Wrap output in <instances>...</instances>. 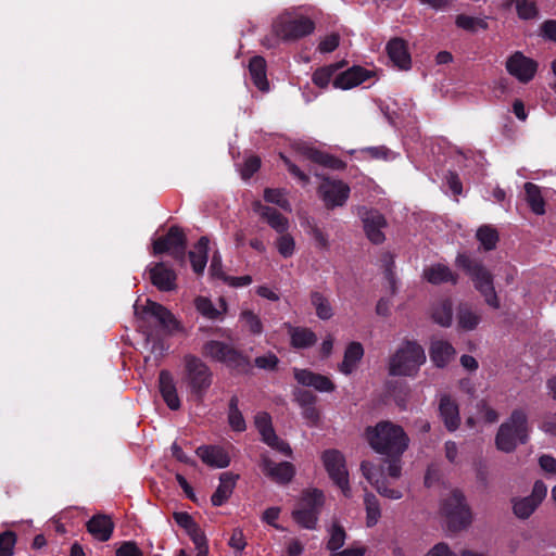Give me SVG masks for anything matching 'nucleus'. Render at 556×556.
<instances>
[{"mask_svg": "<svg viewBox=\"0 0 556 556\" xmlns=\"http://www.w3.org/2000/svg\"><path fill=\"white\" fill-rule=\"evenodd\" d=\"M195 453L203 463L211 467L225 468L230 464V456L220 446H200L197 448Z\"/></svg>", "mask_w": 556, "mask_h": 556, "instance_id": "obj_24", "label": "nucleus"}, {"mask_svg": "<svg viewBox=\"0 0 556 556\" xmlns=\"http://www.w3.org/2000/svg\"><path fill=\"white\" fill-rule=\"evenodd\" d=\"M116 556H142V553L136 543L125 542L117 548Z\"/></svg>", "mask_w": 556, "mask_h": 556, "instance_id": "obj_59", "label": "nucleus"}, {"mask_svg": "<svg viewBox=\"0 0 556 556\" xmlns=\"http://www.w3.org/2000/svg\"><path fill=\"white\" fill-rule=\"evenodd\" d=\"M364 356V349L359 342H351L344 352L343 361L338 369L344 375L352 374L358 366V363Z\"/></svg>", "mask_w": 556, "mask_h": 556, "instance_id": "obj_29", "label": "nucleus"}, {"mask_svg": "<svg viewBox=\"0 0 556 556\" xmlns=\"http://www.w3.org/2000/svg\"><path fill=\"white\" fill-rule=\"evenodd\" d=\"M295 380L305 387H312L319 392H332L336 384L327 376L313 372L308 369L294 368L293 370Z\"/></svg>", "mask_w": 556, "mask_h": 556, "instance_id": "obj_15", "label": "nucleus"}, {"mask_svg": "<svg viewBox=\"0 0 556 556\" xmlns=\"http://www.w3.org/2000/svg\"><path fill=\"white\" fill-rule=\"evenodd\" d=\"M362 219L368 239L372 243H381L384 240V235L381 229L387 226L384 217L377 211H366Z\"/></svg>", "mask_w": 556, "mask_h": 556, "instance_id": "obj_19", "label": "nucleus"}, {"mask_svg": "<svg viewBox=\"0 0 556 556\" xmlns=\"http://www.w3.org/2000/svg\"><path fill=\"white\" fill-rule=\"evenodd\" d=\"M330 538L327 543V547L332 551V553L337 552L341 548L345 542L346 534L344 529L338 523H333L330 531Z\"/></svg>", "mask_w": 556, "mask_h": 556, "instance_id": "obj_50", "label": "nucleus"}, {"mask_svg": "<svg viewBox=\"0 0 556 556\" xmlns=\"http://www.w3.org/2000/svg\"><path fill=\"white\" fill-rule=\"evenodd\" d=\"M311 303L315 308L316 315L323 320L330 319L333 316V309L329 299L321 292L314 291L311 293Z\"/></svg>", "mask_w": 556, "mask_h": 556, "instance_id": "obj_40", "label": "nucleus"}, {"mask_svg": "<svg viewBox=\"0 0 556 556\" xmlns=\"http://www.w3.org/2000/svg\"><path fill=\"white\" fill-rule=\"evenodd\" d=\"M366 548L361 545H352L342 551H337L331 554V556H364Z\"/></svg>", "mask_w": 556, "mask_h": 556, "instance_id": "obj_64", "label": "nucleus"}, {"mask_svg": "<svg viewBox=\"0 0 556 556\" xmlns=\"http://www.w3.org/2000/svg\"><path fill=\"white\" fill-rule=\"evenodd\" d=\"M144 311L154 316L168 333H175L182 329L176 317L166 307L156 302L148 300Z\"/></svg>", "mask_w": 556, "mask_h": 556, "instance_id": "obj_17", "label": "nucleus"}, {"mask_svg": "<svg viewBox=\"0 0 556 556\" xmlns=\"http://www.w3.org/2000/svg\"><path fill=\"white\" fill-rule=\"evenodd\" d=\"M424 277L432 285H440L443 282H457V275H455L447 266L443 264H434L424 270Z\"/></svg>", "mask_w": 556, "mask_h": 556, "instance_id": "obj_34", "label": "nucleus"}, {"mask_svg": "<svg viewBox=\"0 0 556 556\" xmlns=\"http://www.w3.org/2000/svg\"><path fill=\"white\" fill-rule=\"evenodd\" d=\"M229 545L237 551H242L245 547L247 542L242 530L235 529L232 531Z\"/></svg>", "mask_w": 556, "mask_h": 556, "instance_id": "obj_60", "label": "nucleus"}, {"mask_svg": "<svg viewBox=\"0 0 556 556\" xmlns=\"http://www.w3.org/2000/svg\"><path fill=\"white\" fill-rule=\"evenodd\" d=\"M319 192L326 205L334 207L345 203L350 194V188L340 180H325L319 187Z\"/></svg>", "mask_w": 556, "mask_h": 556, "instance_id": "obj_14", "label": "nucleus"}, {"mask_svg": "<svg viewBox=\"0 0 556 556\" xmlns=\"http://www.w3.org/2000/svg\"><path fill=\"white\" fill-rule=\"evenodd\" d=\"M240 321L252 334H261L263 332V323L261 318L250 309L241 312Z\"/></svg>", "mask_w": 556, "mask_h": 556, "instance_id": "obj_46", "label": "nucleus"}, {"mask_svg": "<svg viewBox=\"0 0 556 556\" xmlns=\"http://www.w3.org/2000/svg\"><path fill=\"white\" fill-rule=\"evenodd\" d=\"M202 354L230 367L240 366L243 361L241 353L232 345L216 340L207 341L202 348Z\"/></svg>", "mask_w": 556, "mask_h": 556, "instance_id": "obj_11", "label": "nucleus"}, {"mask_svg": "<svg viewBox=\"0 0 556 556\" xmlns=\"http://www.w3.org/2000/svg\"><path fill=\"white\" fill-rule=\"evenodd\" d=\"M301 153L307 160H311L312 162L320 164L325 167H329L332 169H343L345 166V164L340 159L312 147H304L301 150Z\"/></svg>", "mask_w": 556, "mask_h": 556, "instance_id": "obj_32", "label": "nucleus"}, {"mask_svg": "<svg viewBox=\"0 0 556 556\" xmlns=\"http://www.w3.org/2000/svg\"><path fill=\"white\" fill-rule=\"evenodd\" d=\"M276 247L278 252L287 258L293 255L295 250V242L291 235L282 232L276 241Z\"/></svg>", "mask_w": 556, "mask_h": 556, "instance_id": "obj_53", "label": "nucleus"}, {"mask_svg": "<svg viewBox=\"0 0 556 556\" xmlns=\"http://www.w3.org/2000/svg\"><path fill=\"white\" fill-rule=\"evenodd\" d=\"M222 311L214 307L213 303L203 296H200L195 300V307L204 317L208 319H217L223 313L226 311V303L223 299H220Z\"/></svg>", "mask_w": 556, "mask_h": 556, "instance_id": "obj_41", "label": "nucleus"}, {"mask_svg": "<svg viewBox=\"0 0 556 556\" xmlns=\"http://www.w3.org/2000/svg\"><path fill=\"white\" fill-rule=\"evenodd\" d=\"M539 505L529 496L516 500L514 502V513L518 518L527 519L532 515Z\"/></svg>", "mask_w": 556, "mask_h": 556, "instance_id": "obj_49", "label": "nucleus"}, {"mask_svg": "<svg viewBox=\"0 0 556 556\" xmlns=\"http://www.w3.org/2000/svg\"><path fill=\"white\" fill-rule=\"evenodd\" d=\"M323 465L332 482L342 491L344 496H351L349 471L344 455L334 448L321 453Z\"/></svg>", "mask_w": 556, "mask_h": 556, "instance_id": "obj_8", "label": "nucleus"}, {"mask_svg": "<svg viewBox=\"0 0 556 556\" xmlns=\"http://www.w3.org/2000/svg\"><path fill=\"white\" fill-rule=\"evenodd\" d=\"M440 414L450 431H454L459 426V412L457 404L448 396H443L440 401Z\"/></svg>", "mask_w": 556, "mask_h": 556, "instance_id": "obj_33", "label": "nucleus"}, {"mask_svg": "<svg viewBox=\"0 0 556 556\" xmlns=\"http://www.w3.org/2000/svg\"><path fill=\"white\" fill-rule=\"evenodd\" d=\"M253 211L277 232L282 233L288 230V219L275 208L263 205L260 201H256L253 203Z\"/></svg>", "mask_w": 556, "mask_h": 556, "instance_id": "obj_25", "label": "nucleus"}, {"mask_svg": "<svg viewBox=\"0 0 556 556\" xmlns=\"http://www.w3.org/2000/svg\"><path fill=\"white\" fill-rule=\"evenodd\" d=\"M340 42V37L338 34H330L325 36L318 45V50L321 53H330L334 51Z\"/></svg>", "mask_w": 556, "mask_h": 556, "instance_id": "obj_56", "label": "nucleus"}, {"mask_svg": "<svg viewBox=\"0 0 556 556\" xmlns=\"http://www.w3.org/2000/svg\"><path fill=\"white\" fill-rule=\"evenodd\" d=\"M540 29L541 34L545 38L556 42V20L545 21L544 23H542Z\"/></svg>", "mask_w": 556, "mask_h": 556, "instance_id": "obj_62", "label": "nucleus"}, {"mask_svg": "<svg viewBox=\"0 0 556 556\" xmlns=\"http://www.w3.org/2000/svg\"><path fill=\"white\" fill-rule=\"evenodd\" d=\"M430 358L438 367L446 366L455 357V349L443 339L432 340L430 349Z\"/></svg>", "mask_w": 556, "mask_h": 556, "instance_id": "obj_27", "label": "nucleus"}, {"mask_svg": "<svg viewBox=\"0 0 556 556\" xmlns=\"http://www.w3.org/2000/svg\"><path fill=\"white\" fill-rule=\"evenodd\" d=\"M151 282L161 291H172L176 288V274L164 263H156L149 269Z\"/></svg>", "mask_w": 556, "mask_h": 556, "instance_id": "obj_18", "label": "nucleus"}, {"mask_svg": "<svg viewBox=\"0 0 556 556\" xmlns=\"http://www.w3.org/2000/svg\"><path fill=\"white\" fill-rule=\"evenodd\" d=\"M282 327L289 334L290 344L294 349H307L313 346L317 341L315 332L307 327L293 326L290 323H285Z\"/></svg>", "mask_w": 556, "mask_h": 556, "instance_id": "obj_21", "label": "nucleus"}, {"mask_svg": "<svg viewBox=\"0 0 556 556\" xmlns=\"http://www.w3.org/2000/svg\"><path fill=\"white\" fill-rule=\"evenodd\" d=\"M186 531H187L188 535L190 536V539L192 540V542L195 546V549L200 551V556H207V553H208L207 541H206L204 532L201 530V528L197 523H193Z\"/></svg>", "mask_w": 556, "mask_h": 556, "instance_id": "obj_45", "label": "nucleus"}, {"mask_svg": "<svg viewBox=\"0 0 556 556\" xmlns=\"http://www.w3.org/2000/svg\"><path fill=\"white\" fill-rule=\"evenodd\" d=\"M280 511L279 507H269L263 513L262 520L278 530H282L276 522L280 516Z\"/></svg>", "mask_w": 556, "mask_h": 556, "instance_id": "obj_57", "label": "nucleus"}, {"mask_svg": "<svg viewBox=\"0 0 556 556\" xmlns=\"http://www.w3.org/2000/svg\"><path fill=\"white\" fill-rule=\"evenodd\" d=\"M264 199L267 202L277 204L285 211H288V212L291 211V205H290L288 199L286 198L285 192L280 189H265Z\"/></svg>", "mask_w": 556, "mask_h": 556, "instance_id": "obj_52", "label": "nucleus"}, {"mask_svg": "<svg viewBox=\"0 0 556 556\" xmlns=\"http://www.w3.org/2000/svg\"><path fill=\"white\" fill-rule=\"evenodd\" d=\"M182 363L181 382L193 395L202 397L212 384L213 374L210 367L192 354L185 355Z\"/></svg>", "mask_w": 556, "mask_h": 556, "instance_id": "obj_5", "label": "nucleus"}, {"mask_svg": "<svg viewBox=\"0 0 556 556\" xmlns=\"http://www.w3.org/2000/svg\"><path fill=\"white\" fill-rule=\"evenodd\" d=\"M477 239L484 250L490 251L495 249L498 241V233L496 229L491 226H482L477 231Z\"/></svg>", "mask_w": 556, "mask_h": 556, "instance_id": "obj_43", "label": "nucleus"}, {"mask_svg": "<svg viewBox=\"0 0 556 556\" xmlns=\"http://www.w3.org/2000/svg\"><path fill=\"white\" fill-rule=\"evenodd\" d=\"M456 265L464 269L471 278L475 288L482 294L488 305L493 308L500 307V301L493 286V275L477 260L470 258L466 254H459L456 258Z\"/></svg>", "mask_w": 556, "mask_h": 556, "instance_id": "obj_3", "label": "nucleus"}, {"mask_svg": "<svg viewBox=\"0 0 556 556\" xmlns=\"http://www.w3.org/2000/svg\"><path fill=\"white\" fill-rule=\"evenodd\" d=\"M262 469L265 476L276 483H289L295 475V468L291 463H275L267 457L263 458Z\"/></svg>", "mask_w": 556, "mask_h": 556, "instance_id": "obj_16", "label": "nucleus"}, {"mask_svg": "<svg viewBox=\"0 0 556 556\" xmlns=\"http://www.w3.org/2000/svg\"><path fill=\"white\" fill-rule=\"evenodd\" d=\"M278 364V358L275 354L268 353L255 358V365L262 369H274Z\"/></svg>", "mask_w": 556, "mask_h": 556, "instance_id": "obj_58", "label": "nucleus"}, {"mask_svg": "<svg viewBox=\"0 0 556 556\" xmlns=\"http://www.w3.org/2000/svg\"><path fill=\"white\" fill-rule=\"evenodd\" d=\"M425 556H458L446 543H438Z\"/></svg>", "mask_w": 556, "mask_h": 556, "instance_id": "obj_61", "label": "nucleus"}, {"mask_svg": "<svg viewBox=\"0 0 556 556\" xmlns=\"http://www.w3.org/2000/svg\"><path fill=\"white\" fill-rule=\"evenodd\" d=\"M324 503L325 496L321 491L316 489L304 491L291 516L300 527L314 530Z\"/></svg>", "mask_w": 556, "mask_h": 556, "instance_id": "obj_6", "label": "nucleus"}, {"mask_svg": "<svg viewBox=\"0 0 556 556\" xmlns=\"http://www.w3.org/2000/svg\"><path fill=\"white\" fill-rule=\"evenodd\" d=\"M374 469L375 467L370 462L364 460L361 464V470L364 477L376 486L379 494L391 500H400L403 496L402 491L387 485L384 479H377Z\"/></svg>", "mask_w": 556, "mask_h": 556, "instance_id": "obj_23", "label": "nucleus"}, {"mask_svg": "<svg viewBox=\"0 0 556 556\" xmlns=\"http://www.w3.org/2000/svg\"><path fill=\"white\" fill-rule=\"evenodd\" d=\"M481 321V314L469 304H459L456 311L457 329L462 331H472L477 329Z\"/></svg>", "mask_w": 556, "mask_h": 556, "instance_id": "obj_28", "label": "nucleus"}, {"mask_svg": "<svg viewBox=\"0 0 556 556\" xmlns=\"http://www.w3.org/2000/svg\"><path fill=\"white\" fill-rule=\"evenodd\" d=\"M506 71L520 83H529L535 76L538 62L526 56L522 52L516 51L505 64Z\"/></svg>", "mask_w": 556, "mask_h": 556, "instance_id": "obj_12", "label": "nucleus"}, {"mask_svg": "<svg viewBox=\"0 0 556 556\" xmlns=\"http://www.w3.org/2000/svg\"><path fill=\"white\" fill-rule=\"evenodd\" d=\"M530 427L526 412L515 409L509 418L503 422L495 435V446L504 453H511L518 444H525L528 441Z\"/></svg>", "mask_w": 556, "mask_h": 556, "instance_id": "obj_2", "label": "nucleus"}, {"mask_svg": "<svg viewBox=\"0 0 556 556\" xmlns=\"http://www.w3.org/2000/svg\"><path fill=\"white\" fill-rule=\"evenodd\" d=\"M387 52L390 60L399 68L408 70L410 67L412 60L405 40L401 38L391 39L387 45Z\"/></svg>", "mask_w": 556, "mask_h": 556, "instance_id": "obj_26", "label": "nucleus"}, {"mask_svg": "<svg viewBox=\"0 0 556 556\" xmlns=\"http://www.w3.org/2000/svg\"><path fill=\"white\" fill-rule=\"evenodd\" d=\"M441 513L445 517L447 526L453 531L467 528L472 521V514L464 495L453 490L444 497Z\"/></svg>", "mask_w": 556, "mask_h": 556, "instance_id": "obj_7", "label": "nucleus"}, {"mask_svg": "<svg viewBox=\"0 0 556 556\" xmlns=\"http://www.w3.org/2000/svg\"><path fill=\"white\" fill-rule=\"evenodd\" d=\"M210 240L206 237L200 238L193 249L189 252V258L195 274H202L207 263Z\"/></svg>", "mask_w": 556, "mask_h": 556, "instance_id": "obj_35", "label": "nucleus"}, {"mask_svg": "<svg viewBox=\"0 0 556 556\" xmlns=\"http://www.w3.org/2000/svg\"><path fill=\"white\" fill-rule=\"evenodd\" d=\"M249 72L253 84L261 90H268V80L266 76V61L262 56H254L250 60Z\"/></svg>", "mask_w": 556, "mask_h": 556, "instance_id": "obj_36", "label": "nucleus"}, {"mask_svg": "<svg viewBox=\"0 0 556 556\" xmlns=\"http://www.w3.org/2000/svg\"><path fill=\"white\" fill-rule=\"evenodd\" d=\"M16 543V534L13 531L0 533V556H12Z\"/></svg>", "mask_w": 556, "mask_h": 556, "instance_id": "obj_54", "label": "nucleus"}, {"mask_svg": "<svg viewBox=\"0 0 556 556\" xmlns=\"http://www.w3.org/2000/svg\"><path fill=\"white\" fill-rule=\"evenodd\" d=\"M261 160L255 155H251L244 160V163L240 169L241 177L243 179H249L260 169Z\"/></svg>", "mask_w": 556, "mask_h": 556, "instance_id": "obj_55", "label": "nucleus"}, {"mask_svg": "<svg viewBox=\"0 0 556 556\" xmlns=\"http://www.w3.org/2000/svg\"><path fill=\"white\" fill-rule=\"evenodd\" d=\"M255 426L261 433L263 441L270 447L279 451L280 453L291 456L292 450L288 443L281 441L275 433L271 427V418L267 413H258L255 416Z\"/></svg>", "mask_w": 556, "mask_h": 556, "instance_id": "obj_13", "label": "nucleus"}, {"mask_svg": "<svg viewBox=\"0 0 556 556\" xmlns=\"http://www.w3.org/2000/svg\"><path fill=\"white\" fill-rule=\"evenodd\" d=\"M314 22L305 16L282 15L274 24L277 37L283 40H296L313 33Z\"/></svg>", "mask_w": 556, "mask_h": 556, "instance_id": "obj_9", "label": "nucleus"}, {"mask_svg": "<svg viewBox=\"0 0 556 556\" xmlns=\"http://www.w3.org/2000/svg\"><path fill=\"white\" fill-rule=\"evenodd\" d=\"M342 67V64L336 63L326 66L318 67L312 75L313 84L320 88H328L334 74Z\"/></svg>", "mask_w": 556, "mask_h": 556, "instance_id": "obj_38", "label": "nucleus"}, {"mask_svg": "<svg viewBox=\"0 0 556 556\" xmlns=\"http://www.w3.org/2000/svg\"><path fill=\"white\" fill-rule=\"evenodd\" d=\"M540 467L547 473H556V458L549 455H542L539 458Z\"/></svg>", "mask_w": 556, "mask_h": 556, "instance_id": "obj_63", "label": "nucleus"}, {"mask_svg": "<svg viewBox=\"0 0 556 556\" xmlns=\"http://www.w3.org/2000/svg\"><path fill=\"white\" fill-rule=\"evenodd\" d=\"M159 388L166 405L176 410L180 407V399L177 393L176 383L168 370H161L159 375Z\"/></svg>", "mask_w": 556, "mask_h": 556, "instance_id": "obj_22", "label": "nucleus"}, {"mask_svg": "<svg viewBox=\"0 0 556 556\" xmlns=\"http://www.w3.org/2000/svg\"><path fill=\"white\" fill-rule=\"evenodd\" d=\"M237 478V476H233L230 472H224L220 475L219 485L211 497L212 504L214 506H222L227 502V500L232 494Z\"/></svg>", "mask_w": 556, "mask_h": 556, "instance_id": "obj_31", "label": "nucleus"}, {"mask_svg": "<svg viewBox=\"0 0 556 556\" xmlns=\"http://www.w3.org/2000/svg\"><path fill=\"white\" fill-rule=\"evenodd\" d=\"M87 529L97 540L105 542L111 538L114 525L110 517L97 515L88 521Z\"/></svg>", "mask_w": 556, "mask_h": 556, "instance_id": "obj_30", "label": "nucleus"}, {"mask_svg": "<svg viewBox=\"0 0 556 556\" xmlns=\"http://www.w3.org/2000/svg\"><path fill=\"white\" fill-rule=\"evenodd\" d=\"M186 250V236L184 231L176 226L169 228L165 236L153 241V253H169L177 260H182Z\"/></svg>", "mask_w": 556, "mask_h": 556, "instance_id": "obj_10", "label": "nucleus"}, {"mask_svg": "<svg viewBox=\"0 0 556 556\" xmlns=\"http://www.w3.org/2000/svg\"><path fill=\"white\" fill-rule=\"evenodd\" d=\"M498 413L485 401L477 404V419L484 424H494L498 420Z\"/></svg>", "mask_w": 556, "mask_h": 556, "instance_id": "obj_51", "label": "nucleus"}, {"mask_svg": "<svg viewBox=\"0 0 556 556\" xmlns=\"http://www.w3.org/2000/svg\"><path fill=\"white\" fill-rule=\"evenodd\" d=\"M517 14L522 20L535 18L539 14L536 3L531 0H514Z\"/></svg>", "mask_w": 556, "mask_h": 556, "instance_id": "obj_48", "label": "nucleus"}, {"mask_svg": "<svg viewBox=\"0 0 556 556\" xmlns=\"http://www.w3.org/2000/svg\"><path fill=\"white\" fill-rule=\"evenodd\" d=\"M366 507V525L374 527L377 525L380 518V507L377 498L372 494H366L365 496Z\"/></svg>", "mask_w": 556, "mask_h": 556, "instance_id": "obj_47", "label": "nucleus"}, {"mask_svg": "<svg viewBox=\"0 0 556 556\" xmlns=\"http://www.w3.org/2000/svg\"><path fill=\"white\" fill-rule=\"evenodd\" d=\"M455 24L457 27L475 33L478 29H486L488 23L484 18L475 17L466 14H459L456 16Z\"/></svg>", "mask_w": 556, "mask_h": 556, "instance_id": "obj_42", "label": "nucleus"}, {"mask_svg": "<svg viewBox=\"0 0 556 556\" xmlns=\"http://www.w3.org/2000/svg\"><path fill=\"white\" fill-rule=\"evenodd\" d=\"M370 72L362 66H353L345 72L340 73L333 79L332 85L338 89L354 88L370 77Z\"/></svg>", "mask_w": 556, "mask_h": 556, "instance_id": "obj_20", "label": "nucleus"}, {"mask_svg": "<svg viewBox=\"0 0 556 556\" xmlns=\"http://www.w3.org/2000/svg\"><path fill=\"white\" fill-rule=\"evenodd\" d=\"M425 362L422 346L415 341H405L390 357L389 372L392 376H412Z\"/></svg>", "mask_w": 556, "mask_h": 556, "instance_id": "obj_4", "label": "nucleus"}, {"mask_svg": "<svg viewBox=\"0 0 556 556\" xmlns=\"http://www.w3.org/2000/svg\"><path fill=\"white\" fill-rule=\"evenodd\" d=\"M525 192L526 201L531 211L536 215H543L545 213V201L541 188L533 182H526Z\"/></svg>", "mask_w": 556, "mask_h": 556, "instance_id": "obj_37", "label": "nucleus"}, {"mask_svg": "<svg viewBox=\"0 0 556 556\" xmlns=\"http://www.w3.org/2000/svg\"><path fill=\"white\" fill-rule=\"evenodd\" d=\"M238 399L232 396L229 402L228 421L232 430L243 431L245 430V421L238 408Z\"/></svg>", "mask_w": 556, "mask_h": 556, "instance_id": "obj_44", "label": "nucleus"}, {"mask_svg": "<svg viewBox=\"0 0 556 556\" xmlns=\"http://www.w3.org/2000/svg\"><path fill=\"white\" fill-rule=\"evenodd\" d=\"M433 320L442 327H450L453 320L452 302L442 300L432 307Z\"/></svg>", "mask_w": 556, "mask_h": 556, "instance_id": "obj_39", "label": "nucleus"}, {"mask_svg": "<svg viewBox=\"0 0 556 556\" xmlns=\"http://www.w3.org/2000/svg\"><path fill=\"white\" fill-rule=\"evenodd\" d=\"M370 446L380 454L400 457L408 447L409 439L403 428L390 421H381L366 430Z\"/></svg>", "mask_w": 556, "mask_h": 556, "instance_id": "obj_1", "label": "nucleus"}]
</instances>
